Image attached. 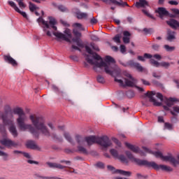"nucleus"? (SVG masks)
I'll list each match as a JSON object with an SVG mask.
<instances>
[{"label":"nucleus","instance_id":"38","mask_svg":"<svg viewBox=\"0 0 179 179\" xmlns=\"http://www.w3.org/2000/svg\"><path fill=\"white\" fill-rule=\"evenodd\" d=\"M17 13H20V15H22L24 19H27V20H29V17L27 16V13L24 11L20 10V9L18 8V10L16 11Z\"/></svg>","mask_w":179,"mask_h":179},{"label":"nucleus","instance_id":"1","mask_svg":"<svg viewBox=\"0 0 179 179\" xmlns=\"http://www.w3.org/2000/svg\"><path fill=\"white\" fill-rule=\"evenodd\" d=\"M4 114L1 115V120L4 125H9L8 130L10 132L13 138H17L19 134L17 133V129H16V126L13 123V114L18 115L17 119V124L20 129V131L29 130V132L33 135H37V131H40L43 135L45 136H51V134L48 131L47 126L44 124V120L40 117H34V115H31L29 118L36 129L31 126V124H25L24 122L27 117H26V113L23 111L22 108H15L12 110V108L9 105H6L4 106Z\"/></svg>","mask_w":179,"mask_h":179},{"label":"nucleus","instance_id":"51","mask_svg":"<svg viewBox=\"0 0 179 179\" xmlns=\"http://www.w3.org/2000/svg\"><path fill=\"white\" fill-rule=\"evenodd\" d=\"M126 51H127V48H125V45H120V52H122V54H124Z\"/></svg>","mask_w":179,"mask_h":179},{"label":"nucleus","instance_id":"23","mask_svg":"<svg viewBox=\"0 0 179 179\" xmlns=\"http://www.w3.org/2000/svg\"><path fill=\"white\" fill-rule=\"evenodd\" d=\"M115 173L121 174V176H124L125 177H131V176H132V172L121 169H116Z\"/></svg>","mask_w":179,"mask_h":179},{"label":"nucleus","instance_id":"13","mask_svg":"<svg viewBox=\"0 0 179 179\" xmlns=\"http://www.w3.org/2000/svg\"><path fill=\"white\" fill-rule=\"evenodd\" d=\"M127 78H129V80L125 79V85L126 86H129V87H134L135 85L137 83V80L132 77V76L129 73L126 74Z\"/></svg>","mask_w":179,"mask_h":179},{"label":"nucleus","instance_id":"17","mask_svg":"<svg viewBox=\"0 0 179 179\" xmlns=\"http://www.w3.org/2000/svg\"><path fill=\"white\" fill-rule=\"evenodd\" d=\"M166 24L171 27V29H174V30H177V28H179V22L177 20L170 19L166 21Z\"/></svg>","mask_w":179,"mask_h":179},{"label":"nucleus","instance_id":"14","mask_svg":"<svg viewBox=\"0 0 179 179\" xmlns=\"http://www.w3.org/2000/svg\"><path fill=\"white\" fill-rule=\"evenodd\" d=\"M85 142H87L88 146H92L94 143H98L99 136H90L85 138Z\"/></svg>","mask_w":179,"mask_h":179},{"label":"nucleus","instance_id":"56","mask_svg":"<svg viewBox=\"0 0 179 179\" xmlns=\"http://www.w3.org/2000/svg\"><path fill=\"white\" fill-rule=\"evenodd\" d=\"M112 140L113 141V142H115V143H116V145H117V146H121V143H120L118 139L113 138Z\"/></svg>","mask_w":179,"mask_h":179},{"label":"nucleus","instance_id":"20","mask_svg":"<svg viewBox=\"0 0 179 179\" xmlns=\"http://www.w3.org/2000/svg\"><path fill=\"white\" fill-rule=\"evenodd\" d=\"M136 6L139 8H146V6H149V3L146 0H139L136 3Z\"/></svg>","mask_w":179,"mask_h":179},{"label":"nucleus","instance_id":"33","mask_svg":"<svg viewBox=\"0 0 179 179\" xmlns=\"http://www.w3.org/2000/svg\"><path fill=\"white\" fill-rule=\"evenodd\" d=\"M8 5H10L11 6V8H13V10H15V12L17 10H19V8L17 7V6L16 5V3L14 1H8Z\"/></svg>","mask_w":179,"mask_h":179},{"label":"nucleus","instance_id":"21","mask_svg":"<svg viewBox=\"0 0 179 179\" xmlns=\"http://www.w3.org/2000/svg\"><path fill=\"white\" fill-rule=\"evenodd\" d=\"M76 152H78V153H81L83 155H89V151H87V149L85 148L83 145H80L77 146V150Z\"/></svg>","mask_w":179,"mask_h":179},{"label":"nucleus","instance_id":"22","mask_svg":"<svg viewBox=\"0 0 179 179\" xmlns=\"http://www.w3.org/2000/svg\"><path fill=\"white\" fill-rule=\"evenodd\" d=\"M166 39L168 41H173V40H176V32L168 29Z\"/></svg>","mask_w":179,"mask_h":179},{"label":"nucleus","instance_id":"28","mask_svg":"<svg viewBox=\"0 0 179 179\" xmlns=\"http://www.w3.org/2000/svg\"><path fill=\"white\" fill-rule=\"evenodd\" d=\"M76 17L78 19H87V13H82L80 10L77 11L76 13Z\"/></svg>","mask_w":179,"mask_h":179},{"label":"nucleus","instance_id":"11","mask_svg":"<svg viewBox=\"0 0 179 179\" xmlns=\"http://www.w3.org/2000/svg\"><path fill=\"white\" fill-rule=\"evenodd\" d=\"M0 143L6 148H17L19 146V143L9 139V138H3L0 140Z\"/></svg>","mask_w":179,"mask_h":179},{"label":"nucleus","instance_id":"37","mask_svg":"<svg viewBox=\"0 0 179 179\" xmlns=\"http://www.w3.org/2000/svg\"><path fill=\"white\" fill-rule=\"evenodd\" d=\"M160 66L165 68V69H169V68H170V63L167 62H160Z\"/></svg>","mask_w":179,"mask_h":179},{"label":"nucleus","instance_id":"40","mask_svg":"<svg viewBox=\"0 0 179 179\" xmlns=\"http://www.w3.org/2000/svg\"><path fill=\"white\" fill-rule=\"evenodd\" d=\"M117 159H118V160H120V162H122V163H128L127 157H125V156L122 155H119V157Z\"/></svg>","mask_w":179,"mask_h":179},{"label":"nucleus","instance_id":"24","mask_svg":"<svg viewBox=\"0 0 179 179\" xmlns=\"http://www.w3.org/2000/svg\"><path fill=\"white\" fill-rule=\"evenodd\" d=\"M110 2L118 6H129L127 2H122V0H110Z\"/></svg>","mask_w":179,"mask_h":179},{"label":"nucleus","instance_id":"9","mask_svg":"<svg viewBox=\"0 0 179 179\" xmlns=\"http://www.w3.org/2000/svg\"><path fill=\"white\" fill-rule=\"evenodd\" d=\"M145 96L150 99V101L151 103H153L154 106H157V107H160L162 106V102H158L156 99H155L154 96H156L157 99H159L161 101H163L164 100L163 97V94L159 92H157L156 91H152L151 92H147L145 94Z\"/></svg>","mask_w":179,"mask_h":179},{"label":"nucleus","instance_id":"35","mask_svg":"<svg viewBox=\"0 0 179 179\" xmlns=\"http://www.w3.org/2000/svg\"><path fill=\"white\" fill-rule=\"evenodd\" d=\"M29 10L31 12H34V10H36V9H38V7H36L34 3H31V2H29Z\"/></svg>","mask_w":179,"mask_h":179},{"label":"nucleus","instance_id":"12","mask_svg":"<svg viewBox=\"0 0 179 179\" xmlns=\"http://www.w3.org/2000/svg\"><path fill=\"white\" fill-rule=\"evenodd\" d=\"M129 66H131V68H135L138 72H148V70L145 69L143 66L141 65V64L138 62H135L134 60H130L128 62Z\"/></svg>","mask_w":179,"mask_h":179},{"label":"nucleus","instance_id":"10","mask_svg":"<svg viewBox=\"0 0 179 179\" xmlns=\"http://www.w3.org/2000/svg\"><path fill=\"white\" fill-rule=\"evenodd\" d=\"M98 145H100L102 148H110L113 144L108 136H103L101 137H98Z\"/></svg>","mask_w":179,"mask_h":179},{"label":"nucleus","instance_id":"50","mask_svg":"<svg viewBox=\"0 0 179 179\" xmlns=\"http://www.w3.org/2000/svg\"><path fill=\"white\" fill-rule=\"evenodd\" d=\"M20 8H26V5L24 4V3H23V1H17Z\"/></svg>","mask_w":179,"mask_h":179},{"label":"nucleus","instance_id":"30","mask_svg":"<svg viewBox=\"0 0 179 179\" xmlns=\"http://www.w3.org/2000/svg\"><path fill=\"white\" fill-rule=\"evenodd\" d=\"M174 127L173 124L169 122H165L164 126V129H168V131H173Z\"/></svg>","mask_w":179,"mask_h":179},{"label":"nucleus","instance_id":"5","mask_svg":"<svg viewBox=\"0 0 179 179\" xmlns=\"http://www.w3.org/2000/svg\"><path fill=\"white\" fill-rule=\"evenodd\" d=\"M126 156L134 163H136L138 166H146L147 167H152L154 170H162V171L171 172L173 171V168L166 165H159L156 164L155 162H148L146 160H142L139 159H136L134 157L132 153L129 151H126Z\"/></svg>","mask_w":179,"mask_h":179},{"label":"nucleus","instance_id":"34","mask_svg":"<svg viewBox=\"0 0 179 179\" xmlns=\"http://www.w3.org/2000/svg\"><path fill=\"white\" fill-rule=\"evenodd\" d=\"M113 40L115 43H117V44H120V43H121V34H117L113 38Z\"/></svg>","mask_w":179,"mask_h":179},{"label":"nucleus","instance_id":"63","mask_svg":"<svg viewBox=\"0 0 179 179\" xmlns=\"http://www.w3.org/2000/svg\"><path fill=\"white\" fill-rule=\"evenodd\" d=\"M71 59H73V61H78V56L76 55H72L70 56Z\"/></svg>","mask_w":179,"mask_h":179},{"label":"nucleus","instance_id":"16","mask_svg":"<svg viewBox=\"0 0 179 179\" xmlns=\"http://www.w3.org/2000/svg\"><path fill=\"white\" fill-rule=\"evenodd\" d=\"M3 59L5 62H7V64H10L13 66H16L17 65V62L15 59H13L10 55H7L3 56Z\"/></svg>","mask_w":179,"mask_h":179},{"label":"nucleus","instance_id":"48","mask_svg":"<svg viewBox=\"0 0 179 179\" xmlns=\"http://www.w3.org/2000/svg\"><path fill=\"white\" fill-rule=\"evenodd\" d=\"M95 166L99 169H104V163L103 162H97Z\"/></svg>","mask_w":179,"mask_h":179},{"label":"nucleus","instance_id":"47","mask_svg":"<svg viewBox=\"0 0 179 179\" xmlns=\"http://www.w3.org/2000/svg\"><path fill=\"white\" fill-rule=\"evenodd\" d=\"M90 45L93 50L95 51H100V49H99V46L96 45L94 43H91Z\"/></svg>","mask_w":179,"mask_h":179},{"label":"nucleus","instance_id":"59","mask_svg":"<svg viewBox=\"0 0 179 179\" xmlns=\"http://www.w3.org/2000/svg\"><path fill=\"white\" fill-rule=\"evenodd\" d=\"M141 81L143 83V85H145V86H149V85H150L149 81H147L145 80L141 79Z\"/></svg>","mask_w":179,"mask_h":179},{"label":"nucleus","instance_id":"52","mask_svg":"<svg viewBox=\"0 0 179 179\" xmlns=\"http://www.w3.org/2000/svg\"><path fill=\"white\" fill-rule=\"evenodd\" d=\"M152 58H155L157 61H160L162 59V55L156 54L152 56Z\"/></svg>","mask_w":179,"mask_h":179},{"label":"nucleus","instance_id":"61","mask_svg":"<svg viewBox=\"0 0 179 179\" xmlns=\"http://www.w3.org/2000/svg\"><path fill=\"white\" fill-rule=\"evenodd\" d=\"M52 90H54V92H59V90L58 89V87H57L55 85H52Z\"/></svg>","mask_w":179,"mask_h":179},{"label":"nucleus","instance_id":"3","mask_svg":"<svg viewBox=\"0 0 179 179\" xmlns=\"http://www.w3.org/2000/svg\"><path fill=\"white\" fill-rule=\"evenodd\" d=\"M125 145L128 149H130L134 153H139L141 156H146V153H149L150 155H153L155 157H159V159H162L163 162H170L173 166H176L177 164H179L178 160H177L173 155H169L168 156H164L163 154L160 152H153L149 148L146 147H142L143 151L139 149V147L135 146L129 143H125Z\"/></svg>","mask_w":179,"mask_h":179},{"label":"nucleus","instance_id":"36","mask_svg":"<svg viewBox=\"0 0 179 179\" xmlns=\"http://www.w3.org/2000/svg\"><path fill=\"white\" fill-rule=\"evenodd\" d=\"M173 109V111L171 110V114L176 117L177 114H179V106H174ZM176 113H177V114H176Z\"/></svg>","mask_w":179,"mask_h":179},{"label":"nucleus","instance_id":"8","mask_svg":"<svg viewBox=\"0 0 179 179\" xmlns=\"http://www.w3.org/2000/svg\"><path fill=\"white\" fill-rule=\"evenodd\" d=\"M64 33H61L59 31H53L52 34L56 36L57 41L59 40H63L64 41H66L67 43H72L70 38H72V34H71V29H66L64 31Z\"/></svg>","mask_w":179,"mask_h":179},{"label":"nucleus","instance_id":"27","mask_svg":"<svg viewBox=\"0 0 179 179\" xmlns=\"http://www.w3.org/2000/svg\"><path fill=\"white\" fill-rule=\"evenodd\" d=\"M75 139L77 143H78V145H83V143H85V141H86L85 140V138L80 135H76Z\"/></svg>","mask_w":179,"mask_h":179},{"label":"nucleus","instance_id":"25","mask_svg":"<svg viewBox=\"0 0 179 179\" xmlns=\"http://www.w3.org/2000/svg\"><path fill=\"white\" fill-rule=\"evenodd\" d=\"M176 101H177V99L176 98H169V99L166 98L164 99V103L165 104H166L168 107H171V106H173V104H174Z\"/></svg>","mask_w":179,"mask_h":179},{"label":"nucleus","instance_id":"45","mask_svg":"<svg viewBox=\"0 0 179 179\" xmlns=\"http://www.w3.org/2000/svg\"><path fill=\"white\" fill-rule=\"evenodd\" d=\"M59 10H61V12H66L68 9L64 6L60 5L58 6Z\"/></svg>","mask_w":179,"mask_h":179},{"label":"nucleus","instance_id":"43","mask_svg":"<svg viewBox=\"0 0 179 179\" xmlns=\"http://www.w3.org/2000/svg\"><path fill=\"white\" fill-rule=\"evenodd\" d=\"M0 156L1 157H3V159L5 160H6L8 159V153H6V152H5L3 151L0 150Z\"/></svg>","mask_w":179,"mask_h":179},{"label":"nucleus","instance_id":"18","mask_svg":"<svg viewBox=\"0 0 179 179\" xmlns=\"http://www.w3.org/2000/svg\"><path fill=\"white\" fill-rule=\"evenodd\" d=\"M46 164L50 169H59V170H64L66 166L61 165V164L55 163V162H47Z\"/></svg>","mask_w":179,"mask_h":179},{"label":"nucleus","instance_id":"53","mask_svg":"<svg viewBox=\"0 0 179 179\" xmlns=\"http://www.w3.org/2000/svg\"><path fill=\"white\" fill-rule=\"evenodd\" d=\"M136 178L138 179L148 178V176H143V175L141 173H136Z\"/></svg>","mask_w":179,"mask_h":179},{"label":"nucleus","instance_id":"44","mask_svg":"<svg viewBox=\"0 0 179 179\" xmlns=\"http://www.w3.org/2000/svg\"><path fill=\"white\" fill-rule=\"evenodd\" d=\"M91 40L93 41H100V38L95 34L91 35Z\"/></svg>","mask_w":179,"mask_h":179},{"label":"nucleus","instance_id":"4","mask_svg":"<svg viewBox=\"0 0 179 179\" xmlns=\"http://www.w3.org/2000/svg\"><path fill=\"white\" fill-rule=\"evenodd\" d=\"M126 156L134 163H136L138 166H146L147 167H152L154 170H162V171L171 172L173 171V168L166 165H159L156 164L155 162H148L146 160H142L139 159H136L134 157L132 153L129 151H126Z\"/></svg>","mask_w":179,"mask_h":179},{"label":"nucleus","instance_id":"42","mask_svg":"<svg viewBox=\"0 0 179 179\" xmlns=\"http://www.w3.org/2000/svg\"><path fill=\"white\" fill-rule=\"evenodd\" d=\"M96 80L97 82H99V83H104V77L101 76H98L96 78Z\"/></svg>","mask_w":179,"mask_h":179},{"label":"nucleus","instance_id":"29","mask_svg":"<svg viewBox=\"0 0 179 179\" xmlns=\"http://www.w3.org/2000/svg\"><path fill=\"white\" fill-rule=\"evenodd\" d=\"M64 136L65 139L68 142H69V143H71V145H75V142L73 141V139H72V137L71 136V134H69V133L65 132L64 134Z\"/></svg>","mask_w":179,"mask_h":179},{"label":"nucleus","instance_id":"2","mask_svg":"<svg viewBox=\"0 0 179 179\" xmlns=\"http://www.w3.org/2000/svg\"><path fill=\"white\" fill-rule=\"evenodd\" d=\"M85 48L87 52L92 55L94 59H96L93 60L89 57L86 59L88 64L94 65V70H95L96 72H97V68H99L100 69L104 68V71L107 75L113 76L115 78V82L119 83L120 86H124V81L117 78V76H120V74L121 73V69H120V67L115 64L114 58L111 57V56H106L104 62L100 55L93 52V50H92L90 47L85 45Z\"/></svg>","mask_w":179,"mask_h":179},{"label":"nucleus","instance_id":"15","mask_svg":"<svg viewBox=\"0 0 179 179\" xmlns=\"http://www.w3.org/2000/svg\"><path fill=\"white\" fill-rule=\"evenodd\" d=\"M156 13L159 15V17L163 19L164 16H169V11L164 7H159L155 10Z\"/></svg>","mask_w":179,"mask_h":179},{"label":"nucleus","instance_id":"32","mask_svg":"<svg viewBox=\"0 0 179 179\" xmlns=\"http://www.w3.org/2000/svg\"><path fill=\"white\" fill-rule=\"evenodd\" d=\"M110 153L115 159H117V157L120 156L118 155V151L115 149H110Z\"/></svg>","mask_w":179,"mask_h":179},{"label":"nucleus","instance_id":"6","mask_svg":"<svg viewBox=\"0 0 179 179\" xmlns=\"http://www.w3.org/2000/svg\"><path fill=\"white\" fill-rule=\"evenodd\" d=\"M48 20H49V24H48V22L44 20V19H43L42 17H39L37 19V22L39 24L41 23L43 24V30L44 33H46V35L48 36V37H51V36H52L51 34V31L47 29H53V30L57 31V26H55V24H57V20H55V18L52 17H48Z\"/></svg>","mask_w":179,"mask_h":179},{"label":"nucleus","instance_id":"26","mask_svg":"<svg viewBox=\"0 0 179 179\" xmlns=\"http://www.w3.org/2000/svg\"><path fill=\"white\" fill-rule=\"evenodd\" d=\"M123 42L124 44H129V37H131V34L128 31H124L123 32Z\"/></svg>","mask_w":179,"mask_h":179},{"label":"nucleus","instance_id":"57","mask_svg":"<svg viewBox=\"0 0 179 179\" xmlns=\"http://www.w3.org/2000/svg\"><path fill=\"white\" fill-rule=\"evenodd\" d=\"M60 22H61L62 24H63V26H65L66 27H69V24H68V22H66V21L61 20Z\"/></svg>","mask_w":179,"mask_h":179},{"label":"nucleus","instance_id":"41","mask_svg":"<svg viewBox=\"0 0 179 179\" xmlns=\"http://www.w3.org/2000/svg\"><path fill=\"white\" fill-rule=\"evenodd\" d=\"M142 12L146 15V16H148V17H150L151 19H154L155 20V17H153V15H150V13H149V12H148V10L143 9Z\"/></svg>","mask_w":179,"mask_h":179},{"label":"nucleus","instance_id":"49","mask_svg":"<svg viewBox=\"0 0 179 179\" xmlns=\"http://www.w3.org/2000/svg\"><path fill=\"white\" fill-rule=\"evenodd\" d=\"M108 170H109L110 171H112L113 173H117L115 171H117V170H115V168H114V166H111V165H108L107 166Z\"/></svg>","mask_w":179,"mask_h":179},{"label":"nucleus","instance_id":"55","mask_svg":"<svg viewBox=\"0 0 179 179\" xmlns=\"http://www.w3.org/2000/svg\"><path fill=\"white\" fill-rule=\"evenodd\" d=\"M168 3H169V5H175V6L178 5V2L177 1L171 0Z\"/></svg>","mask_w":179,"mask_h":179},{"label":"nucleus","instance_id":"7","mask_svg":"<svg viewBox=\"0 0 179 179\" xmlns=\"http://www.w3.org/2000/svg\"><path fill=\"white\" fill-rule=\"evenodd\" d=\"M73 27H75L73 29V33L76 38L72 39V42L76 43L78 47L83 48V42H82V40H80L82 34L78 31V29H79V30H85V29L82 27V24L78 22L73 24Z\"/></svg>","mask_w":179,"mask_h":179},{"label":"nucleus","instance_id":"60","mask_svg":"<svg viewBox=\"0 0 179 179\" xmlns=\"http://www.w3.org/2000/svg\"><path fill=\"white\" fill-rule=\"evenodd\" d=\"M0 132L4 134L5 132V126L0 124Z\"/></svg>","mask_w":179,"mask_h":179},{"label":"nucleus","instance_id":"46","mask_svg":"<svg viewBox=\"0 0 179 179\" xmlns=\"http://www.w3.org/2000/svg\"><path fill=\"white\" fill-rule=\"evenodd\" d=\"M143 31H145L146 34H150L153 33V29L144 28Z\"/></svg>","mask_w":179,"mask_h":179},{"label":"nucleus","instance_id":"19","mask_svg":"<svg viewBox=\"0 0 179 179\" xmlns=\"http://www.w3.org/2000/svg\"><path fill=\"white\" fill-rule=\"evenodd\" d=\"M26 146L28 149H33L36 150H40V148H38V146L36 145V142H34V141H28L26 143Z\"/></svg>","mask_w":179,"mask_h":179},{"label":"nucleus","instance_id":"31","mask_svg":"<svg viewBox=\"0 0 179 179\" xmlns=\"http://www.w3.org/2000/svg\"><path fill=\"white\" fill-rule=\"evenodd\" d=\"M150 64H151L152 66H155V68H159L160 66V62L155 60L154 59H150Z\"/></svg>","mask_w":179,"mask_h":179},{"label":"nucleus","instance_id":"54","mask_svg":"<svg viewBox=\"0 0 179 179\" xmlns=\"http://www.w3.org/2000/svg\"><path fill=\"white\" fill-rule=\"evenodd\" d=\"M144 58H148V59H152V58H153V55H152L149 53H145V54H144Z\"/></svg>","mask_w":179,"mask_h":179},{"label":"nucleus","instance_id":"62","mask_svg":"<svg viewBox=\"0 0 179 179\" xmlns=\"http://www.w3.org/2000/svg\"><path fill=\"white\" fill-rule=\"evenodd\" d=\"M172 12H173V13H175V15H179V10H178V8H173V9L172 10Z\"/></svg>","mask_w":179,"mask_h":179},{"label":"nucleus","instance_id":"58","mask_svg":"<svg viewBox=\"0 0 179 179\" xmlns=\"http://www.w3.org/2000/svg\"><path fill=\"white\" fill-rule=\"evenodd\" d=\"M13 153L14 155H22L23 152L22 151H20V150H15L13 152Z\"/></svg>","mask_w":179,"mask_h":179},{"label":"nucleus","instance_id":"39","mask_svg":"<svg viewBox=\"0 0 179 179\" xmlns=\"http://www.w3.org/2000/svg\"><path fill=\"white\" fill-rule=\"evenodd\" d=\"M164 48L168 52L174 51L176 50V47L174 46H169V45H165Z\"/></svg>","mask_w":179,"mask_h":179},{"label":"nucleus","instance_id":"64","mask_svg":"<svg viewBox=\"0 0 179 179\" xmlns=\"http://www.w3.org/2000/svg\"><path fill=\"white\" fill-rule=\"evenodd\" d=\"M158 122H164V119L163 118V116L158 117Z\"/></svg>","mask_w":179,"mask_h":179}]
</instances>
